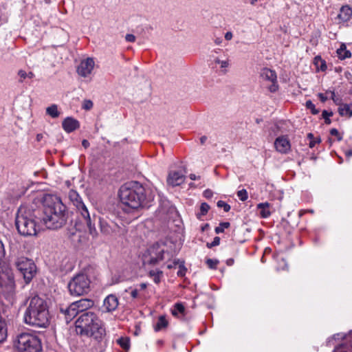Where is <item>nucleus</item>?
I'll use <instances>...</instances> for the list:
<instances>
[{
	"label": "nucleus",
	"instance_id": "nucleus-1",
	"mask_svg": "<svg viewBox=\"0 0 352 352\" xmlns=\"http://www.w3.org/2000/svg\"><path fill=\"white\" fill-rule=\"evenodd\" d=\"M121 202L133 210L144 207L153 199L140 183L132 182L122 185L119 191Z\"/></svg>",
	"mask_w": 352,
	"mask_h": 352
},
{
	"label": "nucleus",
	"instance_id": "nucleus-2",
	"mask_svg": "<svg viewBox=\"0 0 352 352\" xmlns=\"http://www.w3.org/2000/svg\"><path fill=\"white\" fill-rule=\"evenodd\" d=\"M23 321L32 327H46L49 324L50 314L45 300L38 296L32 297L24 312Z\"/></svg>",
	"mask_w": 352,
	"mask_h": 352
},
{
	"label": "nucleus",
	"instance_id": "nucleus-3",
	"mask_svg": "<svg viewBox=\"0 0 352 352\" xmlns=\"http://www.w3.org/2000/svg\"><path fill=\"white\" fill-rule=\"evenodd\" d=\"M77 334L99 340L105 335L102 321L93 311L82 314L75 322Z\"/></svg>",
	"mask_w": 352,
	"mask_h": 352
},
{
	"label": "nucleus",
	"instance_id": "nucleus-4",
	"mask_svg": "<svg viewBox=\"0 0 352 352\" xmlns=\"http://www.w3.org/2000/svg\"><path fill=\"white\" fill-rule=\"evenodd\" d=\"M49 199H52V201L46 199L42 220L47 228L58 229L66 223V207L58 198L53 199L50 197Z\"/></svg>",
	"mask_w": 352,
	"mask_h": 352
},
{
	"label": "nucleus",
	"instance_id": "nucleus-5",
	"mask_svg": "<svg viewBox=\"0 0 352 352\" xmlns=\"http://www.w3.org/2000/svg\"><path fill=\"white\" fill-rule=\"evenodd\" d=\"M69 197L76 208V220L75 223L76 230L80 231L88 230L91 234L95 235L96 234L95 224L92 223V219L88 208L82 201L79 195L76 191L71 190L69 193Z\"/></svg>",
	"mask_w": 352,
	"mask_h": 352
},
{
	"label": "nucleus",
	"instance_id": "nucleus-6",
	"mask_svg": "<svg viewBox=\"0 0 352 352\" xmlns=\"http://www.w3.org/2000/svg\"><path fill=\"white\" fill-rule=\"evenodd\" d=\"M37 212L30 206L22 205L16 216V226L18 232L23 236L36 235L38 231L36 222Z\"/></svg>",
	"mask_w": 352,
	"mask_h": 352
},
{
	"label": "nucleus",
	"instance_id": "nucleus-7",
	"mask_svg": "<svg viewBox=\"0 0 352 352\" xmlns=\"http://www.w3.org/2000/svg\"><path fill=\"white\" fill-rule=\"evenodd\" d=\"M175 252L170 250V245L165 243H156L150 246L142 256L144 265H156L160 261L167 259L170 261Z\"/></svg>",
	"mask_w": 352,
	"mask_h": 352
},
{
	"label": "nucleus",
	"instance_id": "nucleus-8",
	"mask_svg": "<svg viewBox=\"0 0 352 352\" xmlns=\"http://www.w3.org/2000/svg\"><path fill=\"white\" fill-rule=\"evenodd\" d=\"M14 346L18 352H40L42 349L38 337L29 333H23L17 336Z\"/></svg>",
	"mask_w": 352,
	"mask_h": 352
},
{
	"label": "nucleus",
	"instance_id": "nucleus-9",
	"mask_svg": "<svg viewBox=\"0 0 352 352\" xmlns=\"http://www.w3.org/2000/svg\"><path fill=\"white\" fill-rule=\"evenodd\" d=\"M68 289L72 296H79L87 294L91 289V280L86 274H78L69 282Z\"/></svg>",
	"mask_w": 352,
	"mask_h": 352
},
{
	"label": "nucleus",
	"instance_id": "nucleus-10",
	"mask_svg": "<svg viewBox=\"0 0 352 352\" xmlns=\"http://www.w3.org/2000/svg\"><path fill=\"white\" fill-rule=\"evenodd\" d=\"M14 266L23 275L25 283H29L36 273V266L32 259L25 256H20L16 258Z\"/></svg>",
	"mask_w": 352,
	"mask_h": 352
},
{
	"label": "nucleus",
	"instance_id": "nucleus-11",
	"mask_svg": "<svg viewBox=\"0 0 352 352\" xmlns=\"http://www.w3.org/2000/svg\"><path fill=\"white\" fill-rule=\"evenodd\" d=\"M0 287L8 292L15 288L14 276L10 265L4 261L0 263Z\"/></svg>",
	"mask_w": 352,
	"mask_h": 352
},
{
	"label": "nucleus",
	"instance_id": "nucleus-12",
	"mask_svg": "<svg viewBox=\"0 0 352 352\" xmlns=\"http://www.w3.org/2000/svg\"><path fill=\"white\" fill-rule=\"evenodd\" d=\"M261 77L264 81L272 83L268 87L271 92H275L278 90L277 76L274 71L268 68H264L261 72Z\"/></svg>",
	"mask_w": 352,
	"mask_h": 352
},
{
	"label": "nucleus",
	"instance_id": "nucleus-13",
	"mask_svg": "<svg viewBox=\"0 0 352 352\" xmlns=\"http://www.w3.org/2000/svg\"><path fill=\"white\" fill-rule=\"evenodd\" d=\"M94 66L95 62L94 59L87 58L80 63L77 68V73L82 77H87L91 74Z\"/></svg>",
	"mask_w": 352,
	"mask_h": 352
},
{
	"label": "nucleus",
	"instance_id": "nucleus-14",
	"mask_svg": "<svg viewBox=\"0 0 352 352\" xmlns=\"http://www.w3.org/2000/svg\"><path fill=\"white\" fill-rule=\"evenodd\" d=\"M100 231L104 234H111L119 232L121 228L115 222L108 221L104 219H100Z\"/></svg>",
	"mask_w": 352,
	"mask_h": 352
},
{
	"label": "nucleus",
	"instance_id": "nucleus-15",
	"mask_svg": "<svg viewBox=\"0 0 352 352\" xmlns=\"http://www.w3.org/2000/svg\"><path fill=\"white\" fill-rule=\"evenodd\" d=\"M274 146L276 150L281 153H286L290 150L289 141L285 136L277 138L274 142Z\"/></svg>",
	"mask_w": 352,
	"mask_h": 352
},
{
	"label": "nucleus",
	"instance_id": "nucleus-16",
	"mask_svg": "<svg viewBox=\"0 0 352 352\" xmlns=\"http://www.w3.org/2000/svg\"><path fill=\"white\" fill-rule=\"evenodd\" d=\"M119 305L118 298L113 294L107 296L103 301V307L107 312L115 311Z\"/></svg>",
	"mask_w": 352,
	"mask_h": 352
},
{
	"label": "nucleus",
	"instance_id": "nucleus-17",
	"mask_svg": "<svg viewBox=\"0 0 352 352\" xmlns=\"http://www.w3.org/2000/svg\"><path fill=\"white\" fill-rule=\"evenodd\" d=\"M185 177L180 171H171L167 178V182L169 185L176 186L184 183Z\"/></svg>",
	"mask_w": 352,
	"mask_h": 352
},
{
	"label": "nucleus",
	"instance_id": "nucleus-18",
	"mask_svg": "<svg viewBox=\"0 0 352 352\" xmlns=\"http://www.w3.org/2000/svg\"><path fill=\"white\" fill-rule=\"evenodd\" d=\"M62 126L67 133H71L78 129L80 124L76 119L67 117L63 121Z\"/></svg>",
	"mask_w": 352,
	"mask_h": 352
},
{
	"label": "nucleus",
	"instance_id": "nucleus-19",
	"mask_svg": "<svg viewBox=\"0 0 352 352\" xmlns=\"http://www.w3.org/2000/svg\"><path fill=\"white\" fill-rule=\"evenodd\" d=\"M213 62L215 65H219V69L221 73L223 74H226L228 73L229 68L230 67V59L226 56L225 58H221V57H216L214 58Z\"/></svg>",
	"mask_w": 352,
	"mask_h": 352
},
{
	"label": "nucleus",
	"instance_id": "nucleus-20",
	"mask_svg": "<svg viewBox=\"0 0 352 352\" xmlns=\"http://www.w3.org/2000/svg\"><path fill=\"white\" fill-rule=\"evenodd\" d=\"M73 303L76 305V308L78 309V312H83L92 307L94 305V301L88 298H82Z\"/></svg>",
	"mask_w": 352,
	"mask_h": 352
},
{
	"label": "nucleus",
	"instance_id": "nucleus-21",
	"mask_svg": "<svg viewBox=\"0 0 352 352\" xmlns=\"http://www.w3.org/2000/svg\"><path fill=\"white\" fill-rule=\"evenodd\" d=\"M352 15V10L351 9L347 6H342L340 8V13L338 16V19L340 21V22H346L349 20H350Z\"/></svg>",
	"mask_w": 352,
	"mask_h": 352
},
{
	"label": "nucleus",
	"instance_id": "nucleus-22",
	"mask_svg": "<svg viewBox=\"0 0 352 352\" xmlns=\"http://www.w3.org/2000/svg\"><path fill=\"white\" fill-rule=\"evenodd\" d=\"M257 209L262 218L266 219L271 215L270 204L268 202L258 204L257 205Z\"/></svg>",
	"mask_w": 352,
	"mask_h": 352
},
{
	"label": "nucleus",
	"instance_id": "nucleus-23",
	"mask_svg": "<svg viewBox=\"0 0 352 352\" xmlns=\"http://www.w3.org/2000/svg\"><path fill=\"white\" fill-rule=\"evenodd\" d=\"M62 311L65 314L67 322L72 320L79 313L73 302L65 311L62 309Z\"/></svg>",
	"mask_w": 352,
	"mask_h": 352
},
{
	"label": "nucleus",
	"instance_id": "nucleus-24",
	"mask_svg": "<svg viewBox=\"0 0 352 352\" xmlns=\"http://www.w3.org/2000/svg\"><path fill=\"white\" fill-rule=\"evenodd\" d=\"M338 112L341 116L351 117L352 116V103L342 104L338 108Z\"/></svg>",
	"mask_w": 352,
	"mask_h": 352
},
{
	"label": "nucleus",
	"instance_id": "nucleus-25",
	"mask_svg": "<svg viewBox=\"0 0 352 352\" xmlns=\"http://www.w3.org/2000/svg\"><path fill=\"white\" fill-rule=\"evenodd\" d=\"M337 54L340 59H345L351 56V53L346 50V47L344 43L341 44L340 48L337 50Z\"/></svg>",
	"mask_w": 352,
	"mask_h": 352
},
{
	"label": "nucleus",
	"instance_id": "nucleus-26",
	"mask_svg": "<svg viewBox=\"0 0 352 352\" xmlns=\"http://www.w3.org/2000/svg\"><path fill=\"white\" fill-rule=\"evenodd\" d=\"M168 321L166 319L165 316H161L159 317L157 322L154 326V329L155 331H161L165 329L168 326Z\"/></svg>",
	"mask_w": 352,
	"mask_h": 352
},
{
	"label": "nucleus",
	"instance_id": "nucleus-27",
	"mask_svg": "<svg viewBox=\"0 0 352 352\" xmlns=\"http://www.w3.org/2000/svg\"><path fill=\"white\" fill-rule=\"evenodd\" d=\"M162 276V271L159 270H153L149 272V276L153 278V281L157 284H158L161 281Z\"/></svg>",
	"mask_w": 352,
	"mask_h": 352
},
{
	"label": "nucleus",
	"instance_id": "nucleus-28",
	"mask_svg": "<svg viewBox=\"0 0 352 352\" xmlns=\"http://www.w3.org/2000/svg\"><path fill=\"white\" fill-rule=\"evenodd\" d=\"M7 327L4 320L0 318V342H3L7 338Z\"/></svg>",
	"mask_w": 352,
	"mask_h": 352
},
{
	"label": "nucleus",
	"instance_id": "nucleus-29",
	"mask_svg": "<svg viewBox=\"0 0 352 352\" xmlns=\"http://www.w3.org/2000/svg\"><path fill=\"white\" fill-rule=\"evenodd\" d=\"M47 113L53 118H58L60 113L58 110V107L56 104H52L46 109Z\"/></svg>",
	"mask_w": 352,
	"mask_h": 352
},
{
	"label": "nucleus",
	"instance_id": "nucleus-30",
	"mask_svg": "<svg viewBox=\"0 0 352 352\" xmlns=\"http://www.w3.org/2000/svg\"><path fill=\"white\" fill-rule=\"evenodd\" d=\"M314 64L316 65L318 69L321 71H325L327 69V65L324 60L320 56H316L314 58Z\"/></svg>",
	"mask_w": 352,
	"mask_h": 352
},
{
	"label": "nucleus",
	"instance_id": "nucleus-31",
	"mask_svg": "<svg viewBox=\"0 0 352 352\" xmlns=\"http://www.w3.org/2000/svg\"><path fill=\"white\" fill-rule=\"evenodd\" d=\"M185 311V307L182 303H176L173 309L171 310V313L173 316H177L178 314H184Z\"/></svg>",
	"mask_w": 352,
	"mask_h": 352
},
{
	"label": "nucleus",
	"instance_id": "nucleus-32",
	"mask_svg": "<svg viewBox=\"0 0 352 352\" xmlns=\"http://www.w3.org/2000/svg\"><path fill=\"white\" fill-rule=\"evenodd\" d=\"M118 343L125 350H128L130 347V340L127 337H122L119 338L118 340Z\"/></svg>",
	"mask_w": 352,
	"mask_h": 352
},
{
	"label": "nucleus",
	"instance_id": "nucleus-33",
	"mask_svg": "<svg viewBox=\"0 0 352 352\" xmlns=\"http://www.w3.org/2000/svg\"><path fill=\"white\" fill-rule=\"evenodd\" d=\"M210 209V206L206 203H202L200 206V212L197 214V217L201 219V216H204Z\"/></svg>",
	"mask_w": 352,
	"mask_h": 352
},
{
	"label": "nucleus",
	"instance_id": "nucleus-34",
	"mask_svg": "<svg viewBox=\"0 0 352 352\" xmlns=\"http://www.w3.org/2000/svg\"><path fill=\"white\" fill-rule=\"evenodd\" d=\"M230 227V223L228 222H223L219 224V226L216 227L215 228V232L217 234L221 233L224 231L226 228H228Z\"/></svg>",
	"mask_w": 352,
	"mask_h": 352
},
{
	"label": "nucleus",
	"instance_id": "nucleus-35",
	"mask_svg": "<svg viewBox=\"0 0 352 352\" xmlns=\"http://www.w3.org/2000/svg\"><path fill=\"white\" fill-rule=\"evenodd\" d=\"M237 196H238L239 199L242 201L247 200L248 198V192L245 189H242L241 190H239L237 192Z\"/></svg>",
	"mask_w": 352,
	"mask_h": 352
},
{
	"label": "nucleus",
	"instance_id": "nucleus-36",
	"mask_svg": "<svg viewBox=\"0 0 352 352\" xmlns=\"http://www.w3.org/2000/svg\"><path fill=\"white\" fill-rule=\"evenodd\" d=\"M206 262L208 267L210 269H215L219 263L218 260L212 258H208Z\"/></svg>",
	"mask_w": 352,
	"mask_h": 352
},
{
	"label": "nucleus",
	"instance_id": "nucleus-37",
	"mask_svg": "<svg viewBox=\"0 0 352 352\" xmlns=\"http://www.w3.org/2000/svg\"><path fill=\"white\" fill-rule=\"evenodd\" d=\"M217 205L219 208H223L225 212H228L230 210V206L223 201H219Z\"/></svg>",
	"mask_w": 352,
	"mask_h": 352
},
{
	"label": "nucleus",
	"instance_id": "nucleus-38",
	"mask_svg": "<svg viewBox=\"0 0 352 352\" xmlns=\"http://www.w3.org/2000/svg\"><path fill=\"white\" fill-rule=\"evenodd\" d=\"M306 107L309 109H310L313 114L316 115L318 113V111L316 109L315 105L313 104V102L311 100H307L306 102Z\"/></svg>",
	"mask_w": 352,
	"mask_h": 352
},
{
	"label": "nucleus",
	"instance_id": "nucleus-39",
	"mask_svg": "<svg viewBox=\"0 0 352 352\" xmlns=\"http://www.w3.org/2000/svg\"><path fill=\"white\" fill-rule=\"evenodd\" d=\"M82 107L85 110H90L93 107V102L90 100H85Z\"/></svg>",
	"mask_w": 352,
	"mask_h": 352
},
{
	"label": "nucleus",
	"instance_id": "nucleus-40",
	"mask_svg": "<svg viewBox=\"0 0 352 352\" xmlns=\"http://www.w3.org/2000/svg\"><path fill=\"white\" fill-rule=\"evenodd\" d=\"M330 134L333 136L336 137L338 141H341L342 140V135H340V133L336 129H331L330 130Z\"/></svg>",
	"mask_w": 352,
	"mask_h": 352
},
{
	"label": "nucleus",
	"instance_id": "nucleus-41",
	"mask_svg": "<svg viewBox=\"0 0 352 352\" xmlns=\"http://www.w3.org/2000/svg\"><path fill=\"white\" fill-rule=\"evenodd\" d=\"M332 115H333L332 112H328L327 111H323L322 116L325 119V122L327 124L331 123V120L329 119V117L332 116Z\"/></svg>",
	"mask_w": 352,
	"mask_h": 352
},
{
	"label": "nucleus",
	"instance_id": "nucleus-42",
	"mask_svg": "<svg viewBox=\"0 0 352 352\" xmlns=\"http://www.w3.org/2000/svg\"><path fill=\"white\" fill-rule=\"evenodd\" d=\"M18 76H19V82H22L27 78V72L23 69H20L18 72Z\"/></svg>",
	"mask_w": 352,
	"mask_h": 352
},
{
	"label": "nucleus",
	"instance_id": "nucleus-43",
	"mask_svg": "<svg viewBox=\"0 0 352 352\" xmlns=\"http://www.w3.org/2000/svg\"><path fill=\"white\" fill-rule=\"evenodd\" d=\"M219 243H220V238L218 236H216L214 238L213 241L211 243L207 244V246L208 248H212V247L219 245Z\"/></svg>",
	"mask_w": 352,
	"mask_h": 352
},
{
	"label": "nucleus",
	"instance_id": "nucleus-44",
	"mask_svg": "<svg viewBox=\"0 0 352 352\" xmlns=\"http://www.w3.org/2000/svg\"><path fill=\"white\" fill-rule=\"evenodd\" d=\"M179 270L177 272L178 276H184L185 272H186V268L184 265V263H180V264L179 265Z\"/></svg>",
	"mask_w": 352,
	"mask_h": 352
},
{
	"label": "nucleus",
	"instance_id": "nucleus-45",
	"mask_svg": "<svg viewBox=\"0 0 352 352\" xmlns=\"http://www.w3.org/2000/svg\"><path fill=\"white\" fill-rule=\"evenodd\" d=\"M179 264H180V263L179 261L174 260L173 261L170 262L167 264V268H168V269L175 268L176 267V265H179Z\"/></svg>",
	"mask_w": 352,
	"mask_h": 352
},
{
	"label": "nucleus",
	"instance_id": "nucleus-46",
	"mask_svg": "<svg viewBox=\"0 0 352 352\" xmlns=\"http://www.w3.org/2000/svg\"><path fill=\"white\" fill-rule=\"evenodd\" d=\"M125 39L128 42H134L135 41V36L133 34H128L125 36Z\"/></svg>",
	"mask_w": 352,
	"mask_h": 352
},
{
	"label": "nucleus",
	"instance_id": "nucleus-47",
	"mask_svg": "<svg viewBox=\"0 0 352 352\" xmlns=\"http://www.w3.org/2000/svg\"><path fill=\"white\" fill-rule=\"evenodd\" d=\"M213 195V192L211 190H209V189H207L204 192V196L206 197V198H211Z\"/></svg>",
	"mask_w": 352,
	"mask_h": 352
},
{
	"label": "nucleus",
	"instance_id": "nucleus-48",
	"mask_svg": "<svg viewBox=\"0 0 352 352\" xmlns=\"http://www.w3.org/2000/svg\"><path fill=\"white\" fill-rule=\"evenodd\" d=\"M5 254L4 245L0 240V258H1Z\"/></svg>",
	"mask_w": 352,
	"mask_h": 352
},
{
	"label": "nucleus",
	"instance_id": "nucleus-49",
	"mask_svg": "<svg viewBox=\"0 0 352 352\" xmlns=\"http://www.w3.org/2000/svg\"><path fill=\"white\" fill-rule=\"evenodd\" d=\"M131 296L133 298H136L138 296V289H134L131 292Z\"/></svg>",
	"mask_w": 352,
	"mask_h": 352
},
{
	"label": "nucleus",
	"instance_id": "nucleus-50",
	"mask_svg": "<svg viewBox=\"0 0 352 352\" xmlns=\"http://www.w3.org/2000/svg\"><path fill=\"white\" fill-rule=\"evenodd\" d=\"M232 33L231 32H227L225 34V38L227 40V41H230L232 38Z\"/></svg>",
	"mask_w": 352,
	"mask_h": 352
},
{
	"label": "nucleus",
	"instance_id": "nucleus-51",
	"mask_svg": "<svg viewBox=\"0 0 352 352\" xmlns=\"http://www.w3.org/2000/svg\"><path fill=\"white\" fill-rule=\"evenodd\" d=\"M318 97L322 102H325L327 100V97L321 93L318 94Z\"/></svg>",
	"mask_w": 352,
	"mask_h": 352
},
{
	"label": "nucleus",
	"instance_id": "nucleus-52",
	"mask_svg": "<svg viewBox=\"0 0 352 352\" xmlns=\"http://www.w3.org/2000/svg\"><path fill=\"white\" fill-rule=\"evenodd\" d=\"M82 145L85 148H87V147L89 146V142L87 140H83L82 142Z\"/></svg>",
	"mask_w": 352,
	"mask_h": 352
},
{
	"label": "nucleus",
	"instance_id": "nucleus-53",
	"mask_svg": "<svg viewBox=\"0 0 352 352\" xmlns=\"http://www.w3.org/2000/svg\"><path fill=\"white\" fill-rule=\"evenodd\" d=\"M147 287V285L144 283H141L140 285H139V290H144Z\"/></svg>",
	"mask_w": 352,
	"mask_h": 352
},
{
	"label": "nucleus",
	"instance_id": "nucleus-54",
	"mask_svg": "<svg viewBox=\"0 0 352 352\" xmlns=\"http://www.w3.org/2000/svg\"><path fill=\"white\" fill-rule=\"evenodd\" d=\"M234 262V261L233 258H229L226 261V264L230 266L233 265Z\"/></svg>",
	"mask_w": 352,
	"mask_h": 352
},
{
	"label": "nucleus",
	"instance_id": "nucleus-55",
	"mask_svg": "<svg viewBox=\"0 0 352 352\" xmlns=\"http://www.w3.org/2000/svg\"><path fill=\"white\" fill-rule=\"evenodd\" d=\"M207 140V137L206 136H202L201 138H200V142L201 144H204L206 141Z\"/></svg>",
	"mask_w": 352,
	"mask_h": 352
},
{
	"label": "nucleus",
	"instance_id": "nucleus-56",
	"mask_svg": "<svg viewBox=\"0 0 352 352\" xmlns=\"http://www.w3.org/2000/svg\"><path fill=\"white\" fill-rule=\"evenodd\" d=\"M34 74L32 72L27 73V78H34Z\"/></svg>",
	"mask_w": 352,
	"mask_h": 352
},
{
	"label": "nucleus",
	"instance_id": "nucleus-57",
	"mask_svg": "<svg viewBox=\"0 0 352 352\" xmlns=\"http://www.w3.org/2000/svg\"><path fill=\"white\" fill-rule=\"evenodd\" d=\"M43 138V135L42 134H38L36 135V140L37 141H41V140Z\"/></svg>",
	"mask_w": 352,
	"mask_h": 352
},
{
	"label": "nucleus",
	"instance_id": "nucleus-58",
	"mask_svg": "<svg viewBox=\"0 0 352 352\" xmlns=\"http://www.w3.org/2000/svg\"><path fill=\"white\" fill-rule=\"evenodd\" d=\"M190 178L192 180H195L197 179V176L195 174H190Z\"/></svg>",
	"mask_w": 352,
	"mask_h": 352
},
{
	"label": "nucleus",
	"instance_id": "nucleus-59",
	"mask_svg": "<svg viewBox=\"0 0 352 352\" xmlns=\"http://www.w3.org/2000/svg\"><path fill=\"white\" fill-rule=\"evenodd\" d=\"M335 96H336V94L333 91H331V98H332V100H333L334 101H336L335 100Z\"/></svg>",
	"mask_w": 352,
	"mask_h": 352
},
{
	"label": "nucleus",
	"instance_id": "nucleus-60",
	"mask_svg": "<svg viewBox=\"0 0 352 352\" xmlns=\"http://www.w3.org/2000/svg\"><path fill=\"white\" fill-rule=\"evenodd\" d=\"M316 143V141L310 142V143H309V146H310L311 148L314 147V146H315Z\"/></svg>",
	"mask_w": 352,
	"mask_h": 352
},
{
	"label": "nucleus",
	"instance_id": "nucleus-61",
	"mask_svg": "<svg viewBox=\"0 0 352 352\" xmlns=\"http://www.w3.org/2000/svg\"><path fill=\"white\" fill-rule=\"evenodd\" d=\"M249 1L251 5H254L258 1V0H249Z\"/></svg>",
	"mask_w": 352,
	"mask_h": 352
},
{
	"label": "nucleus",
	"instance_id": "nucleus-62",
	"mask_svg": "<svg viewBox=\"0 0 352 352\" xmlns=\"http://www.w3.org/2000/svg\"><path fill=\"white\" fill-rule=\"evenodd\" d=\"M348 155H352V151H349V152L348 153Z\"/></svg>",
	"mask_w": 352,
	"mask_h": 352
},
{
	"label": "nucleus",
	"instance_id": "nucleus-63",
	"mask_svg": "<svg viewBox=\"0 0 352 352\" xmlns=\"http://www.w3.org/2000/svg\"><path fill=\"white\" fill-rule=\"evenodd\" d=\"M308 136H309V138H311V137H312V134H311V133H309V134L308 135Z\"/></svg>",
	"mask_w": 352,
	"mask_h": 352
}]
</instances>
